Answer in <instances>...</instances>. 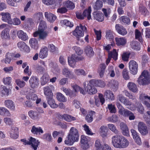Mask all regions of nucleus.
Masks as SVG:
<instances>
[{"mask_svg": "<svg viewBox=\"0 0 150 150\" xmlns=\"http://www.w3.org/2000/svg\"><path fill=\"white\" fill-rule=\"evenodd\" d=\"M98 82V80L96 79H91L89 82L85 81L83 84L84 88L89 94H95L97 92V91L94 86H97Z\"/></svg>", "mask_w": 150, "mask_h": 150, "instance_id": "obj_3", "label": "nucleus"}, {"mask_svg": "<svg viewBox=\"0 0 150 150\" xmlns=\"http://www.w3.org/2000/svg\"><path fill=\"white\" fill-rule=\"evenodd\" d=\"M105 65L104 64H101L100 66V69L98 71L100 76L101 77L103 76L105 69Z\"/></svg>", "mask_w": 150, "mask_h": 150, "instance_id": "obj_44", "label": "nucleus"}, {"mask_svg": "<svg viewBox=\"0 0 150 150\" xmlns=\"http://www.w3.org/2000/svg\"><path fill=\"white\" fill-rule=\"evenodd\" d=\"M47 28L46 22L44 21L41 20L40 23L38 30V31L45 30Z\"/></svg>", "mask_w": 150, "mask_h": 150, "instance_id": "obj_41", "label": "nucleus"}, {"mask_svg": "<svg viewBox=\"0 0 150 150\" xmlns=\"http://www.w3.org/2000/svg\"><path fill=\"white\" fill-rule=\"evenodd\" d=\"M0 115L6 116H9L11 115L8 110L4 107H0Z\"/></svg>", "mask_w": 150, "mask_h": 150, "instance_id": "obj_39", "label": "nucleus"}, {"mask_svg": "<svg viewBox=\"0 0 150 150\" xmlns=\"http://www.w3.org/2000/svg\"><path fill=\"white\" fill-rule=\"evenodd\" d=\"M43 3L47 5H52L55 2V0H42Z\"/></svg>", "mask_w": 150, "mask_h": 150, "instance_id": "obj_62", "label": "nucleus"}, {"mask_svg": "<svg viewBox=\"0 0 150 150\" xmlns=\"http://www.w3.org/2000/svg\"><path fill=\"white\" fill-rule=\"evenodd\" d=\"M44 91L45 95L46 97H53V94L50 87L46 86L44 88Z\"/></svg>", "mask_w": 150, "mask_h": 150, "instance_id": "obj_31", "label": "nucleus"}, {"mask_svg": "<svg viewBox=\"0 0 150 150\" xmlns=\"http://www.w3.org/2000/svg\"><path fill=\"white\" fill-rule=\"evenodd\" d=\"M63 89V91L67 95H69L71 96H74L75 95V94L73 93L69 89L64 88V87L62 88Z\"/></svg>", "mask_w": 150, "mask_h": 150, "instance_id": "obj_51", "label": "nucleus"}, {"mask_svg": "<svg viewBox=\"0 0 150 150\" xmlns=\"http://www.w3.org/2000/svg\"><path fill=\"white\" fill-rule=\"evenodd\" d=\"M122 75L124 78L126 79H129V77L128 74V72L126 69H124L122 71Z\"/></svg>", "mask_w": 150, "mask_h": 150, "instance_id": "obj_63", "label": "nucleus"}, {"mask_svg": "<svg viewBox=\"0 0 150 150\" xmlns=\"http://www.w3.org/2000/svg\"><path fill=\"white\" fill-rule=\"evenodd\" d=\"M79 139V135L77 130L74 127H72L68 135V140H65L64 143L68 145H72L75 142L78 141Z\"/></svg>", "mask_w": 150, "mask_h": 150, "instance_id": "obj_2", "label": "nucleus"}, {"mask_svg": "<svg viewBox=\"0 0 150 150\" xmlns=\"http://www.w3.org/2000/svg\"><path fill=\"white\" fill-rule=\"evenodd\" d=\"M121 129L122 131L123 135L128 136H129V130L127 125L123 122H121L120 124Z\"/></svg>", "mask_w": 150, "mask_h": 150, "instance_id": "obj_17", "label": "nucleus"}, {"mask_svg": "<svg viewBox=\"0 0 150 150\" xmlns=\"http://www.w3.org/2000/svg\"><path fill=\"white\" fill-rule=\"evenodd\" d=\"M91 8L90 6L88 7V9L84 10L83 13V15L84 17H86L88 20L91 18Z\"/></svg>", "mask_w": 150, "mask_h": 150, "instance_id": "obj_38", "label": "nucleus"}, {"mask_svg": "<svg viewBox=\"0 0 150 150\" xmlns=\"http://www.w3.org/2000/svg\"><path fill=\"white\" fill-rule=\"evenodd\" d=\"M2 93L4 95L8 96V95L9 91L6 86H3L1 85Z\"/></svg>", "mask_w": 150, "mask_h": 150, "instance_id": "obj_59", "label": "nucleus"}, {"mask_svg": "<svg viewBox=\"0 0 150 150\" xmlns=\"http://www.w3.org/2000/svg\"><path fill=\"white\" fill-rule=\"evenodd\" d=\"M108 108L111 113H115L116 110L115 106L112 104H109L108 105Z\"/></svg>", "mask_w": 150, "mask_h": 150, "instance_id": "obj_60", "label": "nucleus"}, {"mask_svg": "<svg viewBox=\"0 0 150 150\" xmlns=\"http://www.w3.org/2000/svg\"><path fill=\"white\" fill-rule=\"evenodd\" d=\"M80 142L81 147L82 149H87L89 148L88 139L84 135L81 136Z\"/></svg>", "mask_w": 150, "mask_h": 150, "instance_id": "obj_13", "label": "nucleus"}, {"mask_svg": "<svg viewBox=\"0 0 150 150\" xmlns=\"http://www.w3.org/2000/svg\"><path fill=\"white\" fill-rule=\"evenodd\" d=\"M95 146L96 148V150H112L111 149L108 144H105L104 146H101V144L99 140L96 141Z\"/></svg>", "mask_w": 150, "mask_h": 150, "instance_id": "obj_12", "label": "nucleus"}, {"mask_svg": "<svg viewBox=\"0 0 150 150\" xmlns=\"http://www.w3.org/2000/svg\"><path fill=\"white\" fill-rule=\"evenodd\" d=\"M47 103L50 107L55 108H57L58 105L55 103L54 100L53 99L52 97H46Z\"/></svg>", "mask_w": 150, "mask_h": 150, "instance_id": "obj_21", "label": "nucleus"}, {"mask_svg": "<svg viewBox=\"0 0 150 150\" xmlns=\"http://www.w3.org/2000/svg\"><path fill=\"white\" fill-rule=\"evenodd\" d=\"M93 17L94 19L98 21L102 22L104 20L103 15L99 11H96L93 13Z\"/></svg>", "mask_w": 150, "mask_h": 150, "instance_id": "obj_18", "label": "nucleus"}, {"mask_svg": "<svg viewBox=\"0 0 150 150\" xmlns=\"http://www.w3.org/2000/svg\"><path fill=\"white\" fill-rule=\"evenodd\" d=\"M112 142L113 146L116 148H125L129 144V142L122 135H117L112 138Z\"/></svg>", "mask_w": 150, "mask_h": 150, "instance_id": "obj_1", "label": "nucleus"}, {"mask_svg": "<svg viewBox=\"0 0 150 150\" xmlns=\"http://www.w3.org/2000/svg\"><path fill=\"white\" fill-rule=\"evenodd\" d=\"M99 98L100 100V102H99V99L95 98V105L98 107L100 105V102L101 103L102 105H103L105 101L104 98L103 97V95L102 94H99Z\"/></svg>", "mask_w": 150, "mask_h": 150, "instance_id": "obj_29", "label": "nucleus"}, {"mask_svg": "<svg viewBox=\"0 0 150 150\" xmlns=\"http://www.w3.org/2000/svg\"><path fill=\"white\" fill-rule=\"evenodd\" d=\"M104 96L107 99H108L111 100H114V96L112 91L110 90L106 91L104 93Z\"/></svg>", "mask_w": 150, "mask_h": 150, "instance_id": "obj_26", "label": "nucleus"}, {"mask_svg": "<svg viewBox=\"0 0 150 150\" xmlns=\"http://www.w3.org/2000/svg\"><path fill=\"white\" fill-rule=\"evenodd\" d=\"M48 49L47 47H45L41 49L39 54L40 57L41 59H44L46 57L47 55Z\"/></svg>", "mask_w": 150, "mask_h": 150, "instance_id": "obj_32", "label": "nucleus"}, {"mask_svg": "<svg viewBox=\"0 0 150 150\" xmlns=\"http://www.w3.org/2000/svg\"><path fill=\"white\" fill-rule=\"evenodd\" d=\"M4 103L5 106L11 110H13L14 109L15 107L13 102L11 100H6L5 101Z\"/></svg>", "mask_w": 150, "mask_h": 150, "instance_id": "obj_36", "label": "nucleus"}, {"mask_svg": "<svg viewBox=\"0 0 150 150\" xmlns=\"http://www.w3.org/2000/svg\"><path fill=\"white\" fill-rule=\"evenodd\" d=\"M16 82L17 85L21 88L23 87L25 85V82L18 79H16Z\"/></svg>", "mask_w": 150, "mask_h": 150, "instance_id": "obj_55", "label": "nucleus"}, {"mask_svg": "<svg viewBox=\"0 0 150 150\" xmlns=\"http://www.w3.org/2000/svg\"><path fill=\"white\" fill-rule=\"evenodd\" d=\"M108 128L112 132L116 134H119V132L116 129L115 125L112 124H109L108 125Z\"/></svg>", "mask_w": 150, "mask_h": 150, "instance_id": "obj_49", "label": "nucleus"}, {"mask_svg": "<svg viewBox=\"0 0 150 150\" xmlns=\"http://www.w3.org/2000/svg\"><path fill=\"white\" fill-rule=\"evenodd\" d=\"M102 2L100 0H97L95 4L94 8L96 10H98L101 8L102 7Z\"/></svg>", "mask_w": 150, "mask_h": 150, "instance_id": "obj_53", "label": "nucleus"}, {"mask_svg": "<svg viewBox=\"0 0 150 150\" xmlns=\"http://www.w3.org/2000/svg\"><path fill=\"white\" fill-rule=\"evenodd\" d=\"M139 99L142 101H144V104L150 110V104L146 101V100H147L150 102V96L145 95V94L142 93L140 94Z\"/></svg>", "mask_w": 150, "mask_h": 150, "instance_id": "obj_15", "label": "nucleus"}, {"mask_svg": "<svg viewBox=\"0 0 150 150\" xmlns=\"http://www.w3.org/2000/svg\"><path fill=\"white\" fill-rule=\"evenodd\" d=\"M119 114L124 117H128L130 120H133L135 118L134 114L131 111L127 109H124L122 112V111H120Z\"/></svg>", "mask_w": 150, "mask_h": 150, "instance_id": "obj_11", "label": "nucleus"}, {"mask_svg": "<svg viewBox=\"0 0 150 150\" xmlns=\"http://www.w3.org/2000/svg\"><path fill=\"white\" fill-rule=\"evenodd\" d=\"M27 98L28 99L30 100H32L35 101L36 100V103L37 104L39 103L41 100L40 98H38L36 94L33 93H32L27 96Z\"/></svg>", "mask_w": 150, "mask_h": 150, "instance_id": "obj_22", "label": "nucleus"}, {"mask_svg": "<svg viewBox=\"0 0 150 150\" xmlns=\"http://www.w3.org/2000/svg\"><path fill=\"white\" fill-rule=\"evenodd\" d=\"M106 35L105 37L106 38L110 40V41H112L114 39V37L113 35V31L110 30H108L106 31Z\"/></svg>", "mask_w": 150, "mask_h": 150, "instance_id": "obj_35", "label": "nucleus"}, {"mask_svg": "<svg viewBox=\"0 0 150 150\" xmlns=\"http://www.w3.org/2000/svg\"><path fill=\"white\" fill-rule=\"evenodd\" d=\"M138 129L139 132L142 135H146L148 134L147 127L143 122H140L138 123Z\"/></svg>", "mask_w": 150, "mask_h": 150, "instance_id": "obj_10", "label": "nucleus"}, {"mask_svg": "<svg viewBox=\"0 0 150 150\" xmlns=\"http://www.w3.org/2000/svg\"><path fill=\"white\" fill-rule=\"evenodd\" d=\"M129 68L131 73L133 75L136 74L137 72L138 64L134 60H131L129 64Z\"/></svg>", "mask_w": 150, "mask_h": 150, "instance_id": "obj_9", "label": "nucleus"}, {"mask_svg": "<svg viewBox=\"0 0 150 150\" xmlns=\"http://www.w3.org/2000/svg\"><path fill=\"white\" fill-rule=\"evenodd\" d=\"M135 33L136 38L138 39L141 42H142L143 40L141 33L138 29H136Z\"/></svg>", "mask_w": 150, "mask_h": 150, "instance_id": "obj_46", "label": "nucleus"}, {"mask_svg": "<svg viewBox=\"0 0 150 150\" xmlns=\"http://www.w3.org/2000/svg\"><path fill=\"white\" fill-rule=\"evenodd\" d=\"M31 131L33 133L36 134H37L39 133L40 134V133H43V130L40 127L37 128L35 126H33Z\"/></svg>", "mask_w": 150, "mask_h": 150, "instance_id": "obj_37", "label": "nucleus"}, {"mask_svg": "<svg viewBox=\"0 0 150 150\" xmlns=\"http://www.w3.org/2000/svg\"><path fill=\"white\" fill-rule=\"evenodd\" d=\"M43 138L46 140L50 142L52 139V136L50 134H46L43 135Z\"/></svg>", "mask_w": 150, "mask_h": 150, "instance_id": "obj_64", "label": "nucleus"}, {"mask_svg": "<svg viewBox=\"0 0 150 150\" xmlns=\"http://www.w3.org/2000/svg\"><path fill=\"white\" fill-rule=\"evenodd\" d=\"M139 11L140 12L145 16L146 14H148V12L147 9L144 6H139Z\"/></svg>", "mask_w": 150, "mask_h": 150, "instance_id": "obj_54", "label": "nucleus"}, {"mask_svg": "<svg viewBox=\"0 0 150 150\" xmlns=\"http://www.w3.org/2000/svg\"><path fill=\"white\" fill-rule=\"evenodd\" d=\"M33 18L35 20L38 21H39L42 20L43 18V14L41 12L36 13L34 14Z\"/></svg>", "mask_w": 150, "mask_h": 150, "instance_id": "obj_42", "label": "nucleus"}, {"mask_svg": "<svg viewBox=\"0 0 150 150\" xmlns=\"http://www.w3.org/2000/svg\"><path fill=\"white\" fill-rule=\"evenodd\" d=\"M109 56L115 60H116L117 58L118 54L116 50L114 49L112 52L109 54Z\"/></svg>", "mask_w": 150, "mask_h": 150, "instance_id": "obj_50", "label": "nucleus"}, {"mask_svg": "<svg viewBox=\"0 0 150 150\" xmlns=\"http://www.w3.org/2000/svg\"><path fill=\"white\" fill-rule=\"evenodd\" d=\"M118 118V117L115 115H114L108 118V121H111L112 122H115L117 121Z\"/></svg>", "mask_w": 150, "mask_h": 150, "instance_id": "obj_56", "label": "nucleus"}, {"mask_svg": "<svg viewBox=\"0 0 150 150\" xmlns=\"http://www.w3.org/2000/svg\"><path fill=\"white\" fill-rule=\"evenodd\" d=\"M31 47L35 50H37L38 47L37 40L35 38H32L29 40Z\"/></svg>", "mask_w": 150, "mask_h": 150, "instance_id": "obj_27", "label": "nucleus"}, {"mask_svg": "<svg viewBox=\"0 0 150 150\" xmlns=\"http://www.w3.org/2000/svg\"><path fill=\"white\" fill-rule=\"evenodd\" d=\"M127 86L130 91L134 93L137 92L138 90L137 86L134 83L129 82Z\"/></svg>", "mask_w": 150, "mask_h": 150, "instance_id": "obj_34", "label": "nucleus"}, {"mask_svg": "<svg viewBox=\"0 0 150 150\" xmlns=\"http://www.w3.org/2000/svg\"><path fill=\"white\" fill-rule=\"evenodd\" d=\"M49 32L47 31H37L33 33L34 37L38 36V39L43 40H45L48 36Z\"/></svg>", "mask_w": 150, "mask_h": 150, "instance_id": "obj_8", "label": "nucleus"}, {"mask_svg": "<svg viewBox=\"0 0 150 150\" xmlns=\"http://www.w3.org/2000/svg\"><path fill=\"white\" fill-rule=\"evenodd\" d=\"M115 28L118 33L122 35H124L127 34V32L123 26L118 24L115 25Z\"/></svg>", "mask_w": 150, "mask_h": 150, "instance_id": "obj_19", "label": "nucleus"}, {"mask_svg": "<svg viewBox=\"0 0 150 150\" xmlns=\"http://www.w3.org/2000/svg\"><path fill=\"white\" fill-rule=\"evenodd\" d=\"M87 30L85 26L80 24L77 26L73 32V35L77 38L78 40L79 38L83 37L84 35V32Z\"/></svg>", "mask_w": 150, "mask_h": 150, "instance_id": "obj_5", "label": "nucleus"}, {"mask_svg": "<svg viewBox=\"0 0 150 150\" xmlns=\"http://www.w3.org/2000/svg\"><path fill=\"white\" fill-rule=\"evenodd\" d=\"M130 46L131 47L136 50H139L140 49L139 43L136 41H133L130 43Z\"/></svg>", "mask_w": 150, "mask_h": 150, "instance_id": "obj_40", "label": "nucleus"}, {"mask_svg": "<svg viewBox=\"0 0 150 150\" xmlns=\"http://www.w3.org/2000/svg\"><path fill=\"white\" fill-rule=\"evenodd\" d=\"M120 20L121 22H123L126 24H129L130 23L129 18L126 16L121 17L120 18Z\"/></svg>", "mask_w": 150, "mask_h": 150, "instance_id": "obj_45", "label": "nucleus"}, {"mask_svg": "<svg viewBox=\"0 0 150 150\" xmlns=\"http://www.w3.org/2000/svg\"><path fill=\"white\" fill-rule=\"evenodd\" d=\"M28 115L32 119L37 120L38 118V112L35 111L30 110L28 112Z\"/></svg>", "mask_w": 150, "mask_h": 150, "instance_id": "obj_33", "label": "nucleus"}, {"mask_svg": "<svg viewBox=\"0 0 150 150\" xmlns=\"http://www.w3.org/2000/svg\"><path fill=\"white\" fill-rule=\"evenodd\" d=\"M1 15L2 16V20L4 21L7 22L10 24L13 23L12 19L11 17L10 14L8 13H2Z\"/></svg>", "mask_w": 150, "mask_h": 150, "instance_id": "obj_14", "label": "nucleus"}, {"mask_svg": "<svg viewBox=\"0 0 150 150\" xmlns=\"http://www.w3.org/2000/svg\"><path fill=\"white\" fill-rule=\"evenodd\" d=\"M3 81L6 85H9L11 82V79L10 77H8L4 78L3 79Z\"/></svg>", "mask_w": 150, "mask_h": 150, "instance_id": "obj_61", "label": "nucleus"}, {"mask_svg": "<svg viewBox=\"0 0 150 150\" xmlns=\"http://www.w3.org/2000/svg\"><path fill=\"white\" fill-rule=\"evenodd\" d=\"M85 52L86 55L89 57H92L94 54L93 48L90 46H88L86 47Z\"/></svg>", "mask_w": 150, "mask_h": 150, "instance_id": "obj_30", "label": "nucleus"}, {"mask_svg": "<svg viewBox=\"0 0 150 150\" xmlns=\"http://www.w3.org/2000/svg\"><path fill=\"white\" fill-rule=\"evenodd\" d=\"M116 44L118 46H124L127 43V40L124 38H115Z\"/></svg>", "mask_w": 150, "mask_h": 150, "instance_id": "obj_23", "label": "nucleus"}, {"mask_svg": "<svg viewBox=\"0 0 150 150\" xmlns=\"http://www.w3.org/2000/svg\"><path fill=\"white\" fill-rule=\"evenodd\" d=\"M94 111H92V113H90L88 114L86 117V119L88 122H91L93 120V117L92 114L94 113Z\"/></svg>", "mask_w": 150, "mask_h": 150, "instance_id": "obj_58", "label": "nucleus"}, {"mask_svg": "<svg viewBox=\"0 0 150 150\" xmlns=\"http://www.w3.org/2000/svg\"><path fill=\"white\" fill-rule=\"evenodd\" d=\"M130 54V53L129 52L124 53L122 55V59L124 61L127 62L129 60Z\"/></svg>", "mask_w": 150, "mask_h": 150, "instance_id": "obj_52", "label": "nucleus"}, {"mask_svg": "<svg viewBox=\"0 0 150 150\" xmlns=\"http://www.w3.org/2000/svg\"><path fill=\"white\" fill-rule=\"evenodd\" d=\"M62 74L66 77L72 79L74 76L69 70L67 68H64L62 70Z\"/></svg>", "mask_w": 150, "mask_h": 150, "instance_id": "obj_28", "label": "nucleus"}, {"mask_svg": "<svg viewBox=\"0 0 150 150\" xmlns=\"http://www.w3.org/2000/svg\"><path fill=\"white\" fill-rule=\"evenodd\" d=\"M149 76L148 72L145 70L142 72L141 75L137 80L139 84L142 85L148 84L149 82Z\"/></svg>", "mask_w": 150, "mask_h": 150, "instance_id": "obj_4", "label": "nucleus"}, {"mask_svg": "<svg viewBox=\"0 0 150 150\" xmlns=\"http://www.w3.org/2000/svg\"><path fill=\"white\" fill-rule=\"evenodd\" d=\"M1 38L3 39H9L10 38L9 29L6 28L3 30L1 33Z\"/></svg>", "mask_w": 150, "mask_h": 150, "instance_id": "obj_24", "label": "nucleus"}, {"mask_svg": "<svg viewBox=\"0 0 150 150\" xmlns=\"http://www.w3.org/2000/svg\"><path fill=\"white\" fill-rule=\"evenodd\" d=\"M57 98L58 100L63 102L67 101V99L64 96L60 93H58L57 94Z\"/></svg>", "mask_w": 150, "mask_h": 150, "instance_id": "obj_43", "label": "nucleus"}, {"mask_svg": "<svg viewBox=\"0 0 150 150\" xmlns=\"http://www.w3.org/2000/svg\"><path fill=\"white\" fill-rule=\"evenodd\" d=\"M21 141L24 143L25 145H31L32 148L34 150H36L38 145L39 144V142L38 140L32 137L29 139V141L26 140L25 139H21Z\"/></svg>", "mask_w": 150, "mask_h": 150, "instance_id": "obj_6", "label": "nucleus"}, {"mask_svg": "<svg viewBox=\"0 0 150 150\" xmlns=\"http://www.w3.org/2000/svg\"><path fill=\"white\" fill-rule=\"evenodd\" d=\"M75 73L77 75H83L85 76L86 75V72L82 69H77L75 71Z\"/></svg>", "mask_w": 150, "mask_h": 150, "instance_id": "obj_57", "label": "nucleus"}, {"mask_svg": "<svg viewBox=\"0 0 150 150\" xmlns=\"http://www.w3.org/2000/svg\"><path fill=\"white\" fill-rule=\"evenodd\" d=\"M49 81L48 76L46 74H45L41 78V84L43 85Z\"/></svg>", "mask_w": 150, "mask_h": 150, "instance_id": "obj_48", "label": "nucleus"}, {"mask_svg": "<svg viewBox=\"0 0 150 150\" xmlns=\"http://www.w3.org/2000/svg\"><path fill=\"white\" fill-rule=\"evenodd\" d=\"M45 16L47 20L51 23L53 22L57 18L56 16L55 15L48 12H45Z\"/></svg>", "mask_w": 150, "mask_h": 150, "instance_id": "obj_16", "label": "nucleus"}, {"mask_svg": "<svg viewBox=\"0 0 150 150\" xmlns=\"http://www.w3.org/2000/svg\"><path fill=\"white\" fill-rule=\"evenodd\" d=\"M17 35L19 38L23 41H25L28 38L26 33L22 30H18L17 32Z\"/></svg>", "mask_w": 150, "mask_h": 150, "instance_id": "obj_25", "label": "nucleus"}, {"mask_svg": "<svg viewBox=\"0 0 150 150\" xmlns=\"http://www.w3.org/2000/svg\"><path fill=\"white\" fill-rule=\"evenodd\" d=\"M29 83L30 86L33 88L37 87L39 84L38 79L34 76L30 78L29 80Z\"/></svg>", "mask_w": 150, "mask_h": 150, "instance_id": "obj_20", "label": "nucleus"}, {"mask_svg": "<svg viewBox=\"0 0 150 150\" xmlns=\"http://www.w3.org/2000/svg\"><path fill=\"white\" fill-rule=\"evenodd\" d=\"M64 6L68 8L73 9L74 7V4L71 1H68L66 2H65L63 3Z\"/></svg>", "mask_w": 150, "mask_h": 150, "instance_id": "obj_47", "label": "nucleus"}, {"mask_svg": "<svg viewBox=\"0 0 150 150\" xmlns=\"http://www.w3.org/2000/svg\"><path fill=\"white\" fill-rule=\"evenodd\" d=\"M84 59L83 56H77L76 55L72 54L70 59L68 57L69 64L71 67H73L76 62L82 60Z\"/></svg>", "mask_w": 150, "mask_h": 150, "instance_id": "obj_7", "label": "nucleus"}]
</instances>
